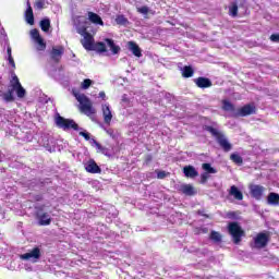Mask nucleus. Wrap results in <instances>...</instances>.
I'll use <instances>...</instances> for the list:
<instances>
[{
    "instance_id": "obj_1",
    "label": "nucleus",
    "mask_w": 279,
    "mask_h": 279,
    "mask_svg": "<svg viewBox=\"0 0 279 279\" xmlns=\"http://www.w3.org/2000/svg\"><path fill=\"white\" fill-rule=\"evenodd\" d=\"M10 86L11 88L7 92L0 89V99H3L5 104H12V101L15 100L14 92L16 93L19 99H23V97L27 95V92L23 88L19 76L14 72L12 73V78L10 80Z\"/></svg>"
},
{
    "instance_id": "obj_2",
    "label": "nucleus",
    "mask_w": 279,
    "mask_h": 279,
    "mask_svg": "<svg viewBox=\"0 0 279 279\" xmlns=\"http://www.w3.org/2000/svg\"><path fill=\"white\" fill-rule=\"evenodd\" d=\"M73 95L80 104L81 112L86 117H89V119H93L94 114H97V109L93 107V101H90V98L80 93H74Z\"/></svg>"
},
{
    "instance_id": "obj_3",
    "label": "nucleus",
    "mask_w": 279,
    "mask_h": 279,
    "mask_svg": "<svg viewBox=\"0 0 279 279\" xmlns=\"http://www.w3.org/2000/svg\"><path fill=\"white\" fill-rule=\"evenodd\" d=\"M206 131L209 132L217 140L218 145L223 149V151L228 153L232 150V144L228 142V138H226V135H223L221 132L217 131V129L213 126H206Z\"/></svg>"
},
{
    "instance_id": "obj_4",
    "label": "nucleus",
    "mask_w": 279,
    "mask_h": 279,
    "mask_svg": "<svg viewBox=\"0 0 279 279\" xmlns=\"http://www.w3.org/2000/svg\"><path fill=\"white\" fill-rule=\"evenodd\" d=\"M56 125L59 126L61 130H74V132L80 131V125L73 119H66L62 116H58L56 118Z\"/></svg>"
},
{
    "instance_id": "obj_5",
    "label": "nucleus",
    "mask_w": 279,
    "mask_h": 279,
    "mask_svg": "<svg viewBox=\"0 0 279 279\" xmlns=\"http://www.w3.org/2000/svg\"><path fill=\"white\" fill-rule=\"evenodd\" d=\"M229 234L233 239V243L239 245L241 243V238L244 236L245 231L239 226V222H230L228 226Z\"/></svg>"
},
{
    "instance_id": "obj_6",
    "label": "nucleus",
    "mask_w": 279,
    "mask_h": 279,
    "mask_svg": "<svg viewBox=\"0 0 279 279\" xmlns=\"http://www.w3.org/2000/svg\"><path fill=\"white\" fill-rule=\"evenodd\" d=\"M49 56L54 64H60V60H62V56H64V46H53Z\"/></svg>"
},
{
    "instance_id": "obj_7",
    "label": "nucleus",
    "mask_w": 279,
    "mask_h": 279,
    "mask_svg": "<svg viewBox=\"0 0 279 279\" xmlns=\"http://www.w3.org/2000/svg\"><path fill=\"white\" fill-rule=\"evenodd\" d=\"M250 114H256V106L252 104H247L238 109L235 117H250Z\"/></svg>"
},
{
    "instance_id": "obj_8",
    "label": "nucleus",
    "mask_w": 279,
    "mask_h": 279,
    "mask_svg": "<svg viewBox=\"0 0 279 279\" xmlns=\"http://www.w3.org/2000/svg\"><path fill=\"white\" fill-rule=\"evenodd\" d=\"M22 260H33L37 263L40 259V248L34 247L31 252L21 255Z\"/></svg>"
},
{
    "instance_id": "obj_9",
    "label": "nucleus",
    "mask_w": 279,
    "mask_h": 279,
    "mask_svg": "<svg viewBox=\"0 0 279 279\" xmlns=\"http://www.w3.org/2000/svg\"><path fill=\"white\" fill-rule=\"evenodd\" d=\"M255 247L257 250H263V247H267V243H269V236L266 233H259L254 239Z\"/></svg>"
},
{
    "instance_id": "obj_10",
    "label": "nucleus",
    "mask_w": 279,
    "mask_h": 279,
    "mask_svg": "<svg viewBox=\"0 0 279 279\" xmlns=\"http://www.w3.org/2000/svg\"><path fill=\"white\" fill-rule=\"evenodd\" d=\"M81 45L84 47V49H86V51H93V47L95 46V37H93L90 33L86 34L83 36Z\"/></svg>"
},
{
    "instance_id": "obj_11",
    "label": "nucleus",
    "mask_w": 279,
    "mask_h": 279,
    "mask_svg": "<svg viewBox=\"0 0 279 279\" xmlns=\"http://www.w3.org/2000/svg\"><path fill=\"white\" fill-rule=\"evenodd\" d=\"M250 191H251V196L254 197V199H263V195L266 189L263 185H252L250 187Z\"/></svg>"
},
{
    "instance_id": "obj_12",
    "label": "nucleus",
    "mask_w": 279,
    "mask_h": 279,
    "mask_svg": "<svg viewBox=\"0 0 279 279\" xmlns=\"http://www.w3.org/2000/svg\"><path fill=\"white\" fill-rule=\"evenodd\" d=\"M194 84H196L198 88H210V86H213V81L208 77L201 76L194 78Z\"/></svg>"
},
{
    "instance_id": "obj_13",
    "label": "nucleus",
    "mask_w": 279,
    "mask_h": 279,
    "mask_svg": "<svg viewBox=\"0 0 279 279\" xmlns=\"http://www.w3.org/2000/svg\"><path fill=\"white\" fill-rule=\"evenodd\" d=\"M85 171H87V173H101V168L97 165L95 159H90L85 165Z\"/></svg>"
},
{
    "instance_id": "obj_14",
    "label": "nucleus",
    "mask_w": 279,
    "mask_h": 279,
    "mask_svg": "<svg viewBox=\"0 0 279 279\" xmlns=\"http://www.w3.org/2000/svg\"><path fill=\"white\" fill-rule=\"evenodd\" d=\"M101 110L106 125H110V123H112V111L110 110V105H102Z\"/></svg>"
},
{
    "instance_id": "obj_15",
    "label": "nucleus",
    "mask_w": 279,
    "mask_h": 279,
    "mask_svg": "<svg viewBox=\"0 0 279 279\" xmlns=\"http://www.w3.org/2000/svg\"><path fill=\"white\" fill-rule=\"evenodd\" d=\"M27 9L24 13L25 21L28 25H34V9H32V3L29 0L26 1Z\"/></svg>"
},
{
    "instance_id": "obj_16",
    "label": "nucleus",
    "mask_w": 279,
    "mask_h": 279,
    "mask_svg": "<svg viewBox=\"0 0 279 279\" xmlns=\"http://www.w3.org/2000/svg\"><path fill=\"white\" fill-rule=\"evenodd\" d=\"M180 191L183 193V195H186L187 197H193V195H197V190H195L192 184L181 185Z\"/></svg>"
},
{
    "instance_id": "obj_17",
    "label": "nucleus",
    "mask_w": 279,
    "mask_h": 279,
    "mask_svg": "<svg viewBox=\"0 0 279 279\" xmlns=\"http://www.w3.org/2000/svg\"><path fill=\"white\" fill-rule=\"evenodd\" d=\"M183 173L185 178H191L192 180L197 178V175H199V172L193 166H185L183 168Z\"/></svg>"
},
{
    "instance_id": "obj_18",
    "label": "nucleus",
    "mask_w": 279,
    "mask_h": 279,
    "mask_svg": "<svg viewBox=\"0 0 279 279\" xmlns=\"http://www.w3.org/2000/svg\"><path fill=\"white\" fill-rule=\"evenodd\" d=\"M128 47L132 51L133 56H135V58H141L143 56V52L141 51V47H138L137 43L129 41Z\"/></svg>"
},
{
    "instance_id": "obj_19",
    "label": "nucleus",
    "mask_w": 279,
    "mask_h": 279,
    "mask_svg": "<svg viewBox=\"0 0 279 279\" xmlns=\"http://www.w3.org/2000/svg\"><path fill=\"white\" fill-rule=\"evenodd\" d=\"M229 195L233 197V199H236L238 202H242L243 199V192L236 187V185H232L229 191Z\"/></svg>"
},
{
    "instance_id": "obj_20",
    "label": "nucleus",
    "mask_w": 279,
    "mask_h": 279,
    "mask_svg": "<svg viewBox=\"0 0 279 279\" xmlns=\"http://www.w3.org/2000/svg\"><path fill=\"white\" fill-rule=\"evenodd\" d=\"M88 20L90 21V23H94V25H101L104 26V20H101V16H99V14L95 13V12H88Z\"/></svg>"
},
{
    "instance_id": "obj_21",
    "label": "nucleus",
    "mask_w": 279,
    "mask_h": 279,
    "mask_svg": "<svg viewBox=\"0 0 279 279\" xmlns=\"http://www.w3.org/2000/svg\"><path fill=\"white\" fill-rule=\"evenodd\" d=\"M37 217L39 226H49L51 223V216H49L48 214L40 215V211H38Z\"/></svg>"
},
{
    "instance_id": "obj_22",
    "label": "nucleus",
    "mask_w": 279,
    "mask_h": 279,
    "mask_svg": "<svg viewBox=\"0 0 279 279\" xmlns=\"http://www.w3.org/2000/svg\"><path fill=\"white\" fill-rule=\"evenodd\" d=\"M105 43H107V47H109V49H110L111 53H113V56H117V53H119V51H121V47H119L114 44V39L106 38Z\"/></svg>"
},
{
    "instance_id": "obj_23",
    "label": "nucleus",
    "mask_w": 279,
    "mask_h": 279,
    "mask_svg": "<svg viewBox=\"0 0 279 279\" xmlns=\"http://www.w3.org/2000/svg\"><path fill=\"white\" fill-rule=\"evenodd\" d=\"M92 51H97L98 53H106V51H108V48H106V43L97 41L96 44H94Z\"/></svg>"
},
{
    "instance_id": "obj_24",
    "label": "nucleus",
    "mask_w": 279,
    "mask_h": 279,
    "mask_svg": "<svg viewBox=\"0 0 279 279\" xmlns=\"http://www.w3.org/2000/svg\"><path fill=\"white\" fill-rule=\"evenodd\" d=\"M39 27L41 29V32H49V29H51V20H49L48 17L43 19L39 22Z\"/></svg>"
},
{
    "instance_id": "obj_25",
    "label": "nucleus",
    "mask_w": 279,
    "mask_h": 279,
    "mask_svg": "<svg viewBox=\"0 0 279 279\" xmlns=\"http://www.w3.org/2000/svg\"><path fill=\"white\" fill-rule=\"evenodd\" d=\"M194 74H195V70H193V66L191 65L183 66L182 77H185V78L193 77Z\"/></svg>"
},
{
    "instance_id": "obj_26",
    "label": "nucleus",
    "mask_w": 279,
    "mask_h": 279,
    "mask_svg": "<svg viewBox=\"0 0 279 279\" xmlns=\"http://www.w3.org/2000/svg\"><path fill=\"white\" fill-rule=\"evenodd\" d=\"M268 203L272 204V206H278V204H279V194L274 193V192L269 193Z\"/></svg>"
},
{
    "instance_id": "obj_27",
    "label": "nucleus",
    "mask_w": 279,
    "mask_h": 279,
    "mask_svg": "<svg viewBox=\"0 0 279 279\" xmlns=\"http://www.w3.org/2000/svg\"><path fill=\"white\" fill-rule=\"evenodd\" d=\"M230 160H232V162H234V165H238L239 167L243 165V157H241V155L236 153L230 155Z\"/></svg>"
},
{
    "instance_id": "obj_28",
    "label": "nucleus",
    "mask_w": 279,
    "mask_h": 279,
    "mask_svg": "<svg viewBox=\"0 0 279 279\" xmlns=\"http://www.w3.org/2000/svg\"><path fill=\"white\" fill-rule=\"evenodd\" d=\"M222 110H225L226 112H234L235 109L232 102H230L229 100H223Z\"/></svg>"
},
{
    "instance_id": "obj_29",
    "label": "nucleus",
    "mask_w": 279,
    "mask_h": 279,
    "mask_svg": "<svg viewBox=\"0 0 279 279\" xmlns=\"http://www.w3.org/2000/svg\"><path fill=\"white\" fill-rule=\"evenodd\" d=\"M35 43L38 44V51H45V49H47V43H45V39L43 37L35 39Z\"/></svg>"
},
{
    "instance_id": "obj_30",
    "label": "nucleus",
    "mask_w": 279,
    "mask_h": 279,
    "mask_svg": "<svg viewBox=\"0 0 279 279\" xmlns=\"http://www.w3.org/2000/svg\"><path fill=\"white\" fill-rule=\"evenodd\" d=\"M209 239L214 241V243H221V233L217 231H211Z\"/></svg>"
},
{
    "instance_id": "obj_31",
    "label": "nucleus",
    "mask_w": 279,
    "mask_h": 279,
    "mask_svg": "<svg viewBox=\"0 0 279 279\" xmlns=\"http://www.w3.org/2000/svg\"><path fill=\"white\" fill-rule=\"evenodd\" d=\"M229 13L230 16H239V5L236 4V2L232 3V5L229 8Z\"/></svg>"
},
{
    "instance_id": "obj_32",
    "label": "nucleus",
    "mask_w": 279,
    "mask_h": 279,
    "mask_svg": "<svg viewBox=\"0 0 279 279\" xmlns=\"http://www.w3.org/2000/svg\"><path fill=\"white\" fill-rule=\"evenodd\" d=\"M202 168L204 169V171H206V173H217V169L213 168V166H210V163H203Z\"/></svg>"
},
{
    "instance_id": "obj_33",
    "label": "nucleus",
    "mask_w": 279,
    "mask_h": 279,
    "mask_svg": "<svg viewBox=\"0 0 279 279\" xmlns=\"http://www.w3.org/2000/svg\"><path fill=\"white\" fill-rule=\"evenodd\" d=\"M92 85L93 81L90 78H85L81 84V88H83V90H88V88H90Z\"/></svg>"
},
{
    "instance_id": "obj_34",
    "label": "nucleus",
    "mask_w": 279,
    "mask_h": 279,
    "mask_svg": "<svg viewBox=\"0 0 279 279\" xmlns=\"http://www.w3.org/2000/svg\"><path fill=\"white\" fill-rule=\"evenodd\" d=\"M116 23H117L118 25H126L128 20H126V17H125V15H118V16L116 17Z\"/></svg>"
},
{
    "instance_id": "obj_35",
    "label": "nucleus",
    "mask_w": 279,
    "mask_h": 279,
    "mask_svg": "<svg viewBox=\"0 0 279 279\" xmlns=\"http://www.w3.org/2000/svg\"><path fill=\"white\" fill-rule=\"evenodd\" d=\"M35 8H37V10H45V8H46V0H37V1H35Z\"/></svg>"
},
{
    "instance_id": "obj_36",
    "label": "nucleus",
    "mask_w": 279,
    "mask_h": 279,
    "mask_svg": "<svg viewBox=\"0 0 279 279\" xmlns=\"http://www.w3.org/2000/svg\"><path fill=\"white\" fill-rule=\"evenodd\" d=\"M31 36L34 40H38V38H41L43 36H40V32L38 31V28H34L31 31Z\"/></svg>"
},
{
    "instance_id": "obj_37",
    "label": "nucleus",
    "mask_w": 279,
    "mask_h": 279,
    "mask_svg": "<svg viewBox=\"0 0 279 279\" xmlns=\"http://www.w3.org/2000/svg\"><path fill=\"white\" fill-rule=\"evenodd\" d=\"M96 147H97L98 151H100V154H104V156H108V148H106L105 146H102L99 143H96Z\"/></svg>"
},
{
    "instance_id": "obj_38",
    "label": "nucleus",
    "mask_w": 279,
    "mask_h": 279,
    "mask_svg": "<svg viewBox=\"0 0 279 279\" xmlns=\"http://www.w3.org/2000/svg\"><path fill=\"white\" fill-rule=\"evenodd\" d=\"M76 32L77 34H80V36H83V37L86 36V34H89L88 28H86V26L78 27Z\"/></svg>"
},
{
    "instance_id": "obj_39",
    "label": "nucleus",
    "mask_w": 279,
    "mask_h": 279,
    "mask_svg": "<svg viewBox=\"0 0 279 279\" xmlns=\"http://www.w3.org/2000/svg\"><path fill=\"white\" fill-rule=\"evenodd\" d=\"M210 178V174L208 172H204L201 174V184H206L208 182V179Z\"/></svg>"
},
{
    "instance_id": "obj_40",
    "label": "nucleus",
    "mask_w": 279,
    "mask_h": 279,
    "mask_svg": "<svg viewBox=\"0 0 279 279\" xmlns=\"http://www.w3.org/2000/svg\"><path fill=\"white\" fill-rule=\"evenodd\" d=\"M137 12L140 14H149V8L148 7H141V8H137Z\"/></svg>"
},
{
    "instance_id": "obj_41",
    "label": "nucleus",
    "mask_w": 279,
    "mask_h": 279,
    "mask_svg": "<svg viewBox=\"0 0 279 279\" xmlns=\"http://www.w3.org/2000/svg\"><path fill=\"white\" fill-rule=\"evenodd\" d=\"M167 172L165 171V170H159L158 172H157V178H158V180H165V178H167Z\"/></svg>"
},
{
    "instance_id": "obj_42",
    "label": "nucleus",
    "mask_w": 279,
    "mask_h": 279,
    "mask_svg": "<svg viewBox=\"0 0 279 279\" xmlns=\"http://www.w3.org/2000/svg\"><path fill=\"white\" fill-rule=\"evenodd\" d=\"M78 134H80V136H83V138H85V141H90V133L81 131Z\"/></svg>"
},
{
    "instance_id": "obj_43",
    "label": "nucleus",
    "mask_w": 279,
    "mask_h": 279,
    "mask_svg": "<svg viewBox=\"0 0 279 279\" xmlns=\"http://www.w3.org/2000/svg\"><path fill=\"white\" fill-rule=\"evenodd\" d=\"M228 219H238L236 213L235 211H229L227 214Z\"/></svg>"
},
{
    "instance_id": "obj_44",
    "label": "nucleus",
    "mask_w": 279,
    "mask_h": 279,
    "mask_svg": "<svg viewBox=\"0 0 279 279\" xmlns=\"http://www.w3.org/2000/svg\"><path fill=\"white\" fill-rule=\"evenodd\" d=\"M271 43H279V34L270 35Z\"/></svg>"
},
{
    "instance_id": "obj_45",
    "label": "nucleus",
    "mask_w": 279,
    "mask_h": 279,
    "mask_svg": "<svg viewBox=\"0 0 279 279\" xmlns=\"http://www.w3.org/2000/svg\"><path fill=\"white\" fill-rule=\"evenodd\" d=\"M9 64L12 66V69H16V63L14 62L13 57H8Z\"/></svg>"
},
{
    "instance_id": "obj_46",
    "label": "nucleus",
    "mask_w": 279,
    "mask_h": 279,
    "mask_svg": "<svg viewBox=\"0 0 279 279\" xmlns=\"http://www.w3.org/2000/svg\"><path fill=\"white\" fill-rule=\"evenodd\" d=\"M106 134H108V136H110L111 138H116L114 130L112 129L106 130Z\"/></svg>"
},
{
    "instance_id": "obj_47",
    "label": "nucleus",
    "mask_w": 279,
    "mask_h": 279,
    "mask_svg": "<svg viewBox=\"0 0 279 279\" xmlns=\"http://www.w3.org/2000/svg\"><path fill=\"white\" fill-rule=\"evenodd\" d=\"M154 160V157L151 155H147L145 158V162L148 165V162H151Z\"/></svg>"
},
{
    "instance_id": "obj_48",
    "label": "nucleus",
    "mask_w": 279,
    "mask_h": 279,
    "mask_svg": "<svg viewBox=\"0 0 279 279\" xmlns=\"http://www.w3.org/2000/svg\"><path fill=\"white\" fill-rule=\"evenodd\" d=\"M7 53H8V58H12V47L8 46L7 47Z\"/></svg>"
},
{
    "instance_id": "obj_49",
    "label": "nucleus",
    "mask_w": 279,
    "mask_h": 279,
    "mask_svg": "<svg viewBox=\"0 0 279 279\" xmlns=\"http://www.w3.org/2000/svg\"><path fill=\"white\" fill-rule=\"evenodd\" d=\"M35 202H43V195L38 194L34 196Z\"/></svg>"
},
{
    "instance_id": "obj_50",
    "label": "nucleus",
    "mask_w": 279,
    "mask_h": 279,
    "mask_svg": "<svg viewBox=\"0 0 279 279\" xmlns=\"http://www.w3.org/2000/svg\"><path fill=\"white\" fill-rule=\"evenodd\" d=\"M99 97H101V99H106V93L105 92H100L99 93Z\"/></svg>"
},
{
    "instance_id": "obj_51",
    "label": "nucleus",
    "mask_w": 279,
    "mask_h": 279,
    "mask_svg": "<svg viewBox=\"0 0 279 279\" xmlns=\"http://www.w3.org/2000/svg\"><path fill=\"white\" fill-rule=\"evenodd\" d=\"M5 211H0V217L3 219Z\"/></svg>"
},
{
    "instance_id": "obj_52",
    "label": "nucleus",
    "mask_w": 279,
    "mask_h": 279,
    "mask_svg": "<svg viewBox=\"0 0 279 279\" xmlns=\"http://www.w3.org/2000/svg\"><path fill=\"white\" fill-rule=\"evenodd\" d=\"M17 214H19V215H25V211L19 210Z\"/></svg>"
},
{
    "instance_id": "obj_53",
    "label": "nucleus",
    "mask_w": 279,
    "mask_h": 279,
    "mask_svg": "<svg viewBox=\"0 0 279 279\" xmlns=\"http://www.w3.org/2000/svg\"><path fill=\"white\" fill-rule=\"evenodd\" d=\"M202 232L206 233V232H208V229L207 228H203Z\"/></svg>"
},
{
    "instance_id": "obj_54",
    "label": "nucleus",
    "mask_w": 279,
    "mask_h": 279,
    "mask_svg": "<svg viewBox=\"0 0 279 279\" xmlns=\"http://www.w3.org/2000/svg\"><path fill=\"white\" fill-rule=\"evenodd\" d=\"M198 215H204V211H198Z\"/></svg>"
}]
</instances>
